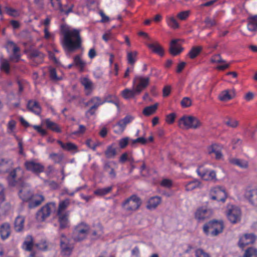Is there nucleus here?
<instances>
[{
    "label": "nucleus",
    "mask_w": 257,
    "mask_h": 257,
    "mask_svg": "<svg viewBox=\"0 0 257 257\" xmlns=\"http://www.w3.org/2000/svg\"><path fill=\"white\" fill-rule=\"evenodd\" d=\"M61 34L62 36L61 45L67 54L73 53L81 47L82 39L79 30L74 29H70L65 26H62Z\"/></svg>",
    "instance_id": "f257e3e1"
},
{
    "label": "nucleus",
    "mask_w": 257,
    "mask_h": 257,
    "mask_svg": "<svg viewBox=\"0 0 257 257\" xmlns=\"http://www.w3.org/2000/svg\"><path fill=\"white\" fill-rule=\"evenodd\" d=\"M223 228L222 221L213 220L205 224L203 230L207 236H215L222 232Z\"/></svg>",
    "instance_id": "f03ea898"
},
{
    "label": "nucleus",
    "mask_w": 257,
    "mask_h": 257,
    "mask_svg": "<svg viewBox=\"0 0 257 257\" xmlns=\"http://www.w3.org/2000/svg\"><path fill=\"white\" fill-rule=\"evenodd\" d=\"M89 231V226L84 222H81L74 228L71 237L75 241H82L86 238Z\"/></svg>",
    "instance_id": "7ed1b4c3"
},
{
    "label": "nucleus",
    "mask_w": 257,
    "mask_h": 257,
    "mask_svg": "<svg viewBox=\"0 0 257 257\" xmlns=\"http://www.w3.org/2000/svg\"><path fill=\"white\" fill-rule=\"evenodd\" d=\"M182 125L193 128L203 126L202 123L198 118L191 115H184L181 117L179 120L178 125L181 127Z\"/></svg>",
    "instance_id": "20e7f679"
},
{
    "label": "nucleus",
    "mask_w": 257,
    "mask_h": 257,
    "mask_svg": "<svg viewBox=\"0 0 257 257\" xmlns=\"http://www.w3.org/2000/svg\"><path fill=\"white\" fill-rule=\"evenodd\" d=\"M70 239L67 237L64 233L60 234V245L62 255L68 256L72 253L74 245L72 243L70 242Z\"/></svg>",
    "instance_id": "39448f33"
},
{
    "label": "nucleus",
    "mask_w": 257,
    "mask_h": 257,
    "mask_svg": "<svg viewBox=\"0 0 257 257\" xmlns=\"http://www.w3.org/2000/svg\"><path fill=\"white\" fill-rule=\"evenodd\" d=\"M226 212L227 218L231 223L235 224L240 221L241 212L238 206L228 205Z\"/></svg>",
    "instance_id": "423d86ee"
},
{
    "label": "nucleus",
    "mask_w": 257,
    "mask_h": 257,
    "mask_svg": "<svg viewBox=\"0 0 257 257\" xmlns=\"http://www.w3.org/2000/svg\"><path fill=\"white\" fill-rule=\"evenodd\" d=\"M56 208V203L50 202L43 206L37 213L36 218L39 221H44Z\"/></svg>",
    "instance_id": "0eeeda50"
},
{
    "label": "nucleus",
    "mask_w": 257,
    "mask_h": 257,
    "mask_svg": "<svg viewBox=\"0 0 257 257\" xmlns=\"http://www.w3.org/2000/svg\"><path fill=\"white\" fill-rule=\"evenodd\" d=\"M142 204L141 199L137 195H133L127 198L122 204V207L128 211L137 210Z\"/></svg>",
    "instance_id": "6e6552de"
},
{
    "label": "nucleus",
    "mask_w": 257,
    "mask_h": 257,
    "mask_svg": "<svg viewBox=\"0 0 257 257\" xmlns=\"http://www.w3.org/2000/svg\"><path fill=\"white\" fill-rule=\"evenodd\" d=\"M150 78L144 77L142 76L136 75L133 80V88L137 93H140L149 84Z\"/></svg>",
    "instance_id": "1a4fd4ad"
},
{
    "label": "nucleus",
    "mask_w": 257,
    "mask_h": 257,
    "mask_svg": "<svg viewBox=\"0 0 257 257\" xmlns=\"http://www.w3.org/2000/svg\"><path fill=\"white\" fill-rule=\"evenodd\" d=\"M104 103L99 97H94L84 103L86 106H90V108L86 112L87 117H89L95 113L98 106Z\"/></svg>",
    "instance_id": "9d476101"
},
{
    "label": "nucleus",
    "mask_w": 257,
    "mask_h": 257,
    "mask_svg": "<svg viewBox=\"0 0 257 257\" xmlns=\"http://www.w3.org/2000/svg\"><path fill=\"white\" fill-rule=\"evenodd\" d=\"M196 172L203 180L215 183L217 181L216 172L212 170L205 169L203 167H199Z\"/></svg>",
    "instance_id": "9b49d317"
},
{
    "label": "nucleus",
    "mask_w": 257,
    "mask_h": 257,
    "mask_svg": "<svg viewBox=\"0 0 257 257\" xmlns=\"http://www.w3.org/2000/svg\"><path fill=\"white\" fill-rule=\"evenodd\" d=\"M209 197L213 200L224 202L226 198V194L223 189L221 187L217 186L210 190Z\"/></svg>",
    "instance_id": "f8f14e48"
},
{
    "label": "nucleus",
    "mask_w": 257,
    "mask_h": 257,
    "mask_svg": "<svg viewBox=\"0 0 257 257\" xmlns=\"http://www.w3.org/2000/svg\"><path fill=\"white\" fill-rule=\"evenodd\" d=\"M24 165L28 171L36 175L39 174L44 171V166L34 160L27 161L25 162Z\"/></svg>",
    "instance_id": "ddd939ff"
},
{
    "label": "nucleus",
    "mask_w": 257,
    "mask_h": 257,
    "mask_svg": "<svg viewBox=\"0 0 257 257\" xmlns=\"http://www.w3.org/2000/svg\"><path fill=\"white\" fill-rule=\"evenodd\" d=\"M256 18L257 17L253 16H250L249 17H248L247 19V29L249 32L252 33V34H246L241 31L243 35L248 37H251L255 34V33L257 32Z\"/></svg>",
    "instance_id": "4468645a"
},
{
    "label": "nucleus",
    "mask_w": 257,
    "mask_h": 257,
    "mask_svg": "<svg viewBox=\"0 0 257 257\" xmlns=\"http://www.w3.org/2000/svg\"><path fill=\"white\" fill-rule=\"evenodd\" d=\"M244 196L251 205L257 207V188H247Z\"/></svg>",
    "instance_id": "2eb2a0df"
},
{
    "label": "nucleus",
    "mask_w": 257,
    "mask_h": 257,
    "mask_svg": "<svg viewBox=\"0 0 257 257\" xmlns=\"http://www.w3.org/2000/svg\"><path fill=\"white\" fill-rule=\"evenodd\" d=\"M117 168V164L114 161H105L103 164V170L108 174L111 179L116 178V174L115 169Z\"/></svg>",
    "instance_id": "dca6fc26"
},
{
    "label": "nucleus",
    "mask_w": 257,
    "mask_h": 257,
    "mask_svg": "<svg viewBox=\"0 0 257 257\" xmlns=\"http://www.w3.org/2000/svg\"><path fill=\"white\" fill-rule=\"evenodd\" d=\"M255 240V236L253 233H247L240 237L238 241V245L243 248L246 245L253 243Z\"/></svg>",
    "instance_id": "f3484780"
},
{
    "label": "nucleus",
    "mask_w": 257,
    "mask_h": 257,
    "mask_svg": "<svg viewBox=\"0 0 257 257\" xmlns=\"http://www.w3.org/2000/svg\"><path fill=\"white\" fill-rule=\"evenodd\" d=\"M180 39H173L170 45L169 52L172 55L176 56L179 54L183 50L178 43Z\"/></svg>",
    "instance_id": "a211bd4d"
},
{
    "label": "nucleus",
    "mask_w": 257,
    "mask_h": 257,
    "mask_svg": "<svg viewBox=\"0 0 257 257\" xmlns=\"http://www.w3.org/2000/svg\"><path fill=\"white\" fill-rule=\"evenodd\" d=\"M211 211L204 207L199 208L195 214V218L199 221H204L205 219L210 217Z\"/></svg>",
    "instance_id": "6ab92c4d"
},
{
    "label": "nucleus",
    "mask_w": 257,
    "mask_h": 257,
    "mask_svg": "<svg viewBox=\"0 0 257 257\" xmlns=\"http://www.w3.org/2000/svg\"><path fill=\"white\" fill-rule=\"evenodd\" d=\"M57 142L63 150L70 152L73 154L79 151L77 146L74 143L71 142L64 143L61 141H58Z\"/></svg>",
    "instance_id": "aec40b11"
},
{
    "label": "nucleus",
    "mask_w": 257,
    "mask_h": 257,
    "mask_svg": "<svg viewBox=\"0 0 257 257\" xmlns=\"http://www.w3.org/2000/svg\"><path fill=\"white\" fill-rule=\"evenodd\" d=\"M209 154L214 153L215 155V159L217 160H221L223 158V155L221 153V147L217 145L213 144L208 148Z\"/></svg>",
    "instance_id": "412c9836"
},
{
    "label": "nucleus",
    "mask_w": 257,
    "mask_h": 257,
    "mask_svg": "<svg viewBox=\"0 0 257 257\" xmlns=\"http://www.w3.org/2000/svg\"><path fill=\"white\" fill-rule=\"evenodd\" d=\"M58 217V221L60 224V229H63L69 226L68 220V213H57Z\"/></svg>",
    "instance_id": "4be33fe9"
},
{
    "label": "nucleus",
    "mask_w": 257,
    "mask_h": 257,
    "mask_svg": "<svg viewBox=\"0 0 257 257\" xmlns=\"http://www.w3.org/2000/svg\"><path fill=\"white\" fill-rule=\"evenodd\" d=\"M44 200L45 198L42 195H33L32 199L29 202V207L30 208L36 207L40 205Z\"/></svg>",
    "instance_id": "5701e85b"
},
{
    "label": "nucleus",
    "mask_w": 257,
    "mask_h": 257,
    "mask_svg": "<svg viewBox=\"0 0 257 257\" xmlns=\"http://www.w3.org/2000/svg\"><path fill=\"white\" fill-rule=\"evenodd\" d=\"M11 234V227L9 223L5 222L0 225V235L1 238L5 240Z\"/></svg>",
    "instance_id": "b1692460"
},
{
    "label": "nucleus",
    "mask_w": 257,
    "mask_h": 257,
    "mask_svg": "<svg viewBox=\"0 0 257 257\" xmlns=\"http://www.w3.org/2000/svg\"><path fill=\"white\" fill-rule=\"evenodd\" d=\"M20 197L25 201L31 200L33 196V193L29 187H23L19 191Z\"/></svg>",
    "instance_id": "393cba45"
},
{
    "label": "nucleus",
    "mask_w": 257,
    "mask_h": 257,
    "mask_svg": "<svg viewBox=\"0 0 257 257\" xmlns=\"http://www.w3.org/2000/svg\"><path fill=\"white\" fill-rule=\"evenodd\" d=\"M235 96V92L233 89H226L222 91L219 95V99L222 101H228Z\"/></svg>",
    "instance_id": "a878e982"
},
{
    "label": "nucleus",
    "mask_w": 257,
    "mask_h": 257,
    "mask_svg": "<svg viewBox=\"0 0 257 257\" xmlns=\"http://www.w3.org/2000/svg\"><path fill=\"white\" fill-rule=\"evenodd\" d=\"M22 173V170L20 168L18 167L11 171L9 176L8 177L9 183L11 186L16 185V179H19L18 176L19 174Z\"/></svg>",
    "instance_id": "bb28decb"
},
{
    "label": "nucleus",
    "mask_w": 257,
    "mask_h": 257,
    "mask_svg": "<svg viewBox=\"0 0 257 257\" xmlns=\"http://www.w3.org/2000/svg\"><path fill=\"white\" fill-rule=\"evenodd\" d=\"M28 109L35 113L39 115L41 113V109L37 101L30 100L27 104Z\"/></svg>",
    "instance_id": "cd10ccee"
},
{
    "label": "nucleus",
    "mask_w": 257,
    "mask_h": 257,
    "mask_svg": "<svg viewBox=\"0 0 257 257\" xmlns=\"http://www.w3.org/2000/svg\"><path fill=\"white\" fill-rule=\"evenodd\" d=\"M228 161L231 164L237 166L242 169L246 168L248 166L247 162L243 160L229 157L228 158Z\"/></svg>",
    "instance_id": "c85d7f7f"
},
{
    "label": "nucleus",
    "mask_w": 257,
    "mask_h": 257,
    "mask_svg": "<svg viewBox=\"0 0 257 257\" xmlns=\"http://www.w3.org/2000/svg\"><path fill=\"white\" fill-rule=\"evenodd\" d=\"M161 198L159 196L151 197L148 201L147 208L149 210L155 209L161 203Z\"/></svg>",
    "instance_id": "c756f323"
},
{
    "label": "nucleus",
    "mask_w": 257,
    "mask_h": 257,
    "mask_svg": "<svg viewBox=\"0 0 257 257\" xmlns=\"http://www.w3.org/2000/svg\"><path fill=\"white\" fill-rule=\"evenodd\" d=\"M34 245H35V244H34L32 236L31 235H27L23 243V248L25 250L31 251Z\"/></svg>",
    "instance_id": "7c9ffc66"
},
{
    "label": "nucleus",
    "mask_w": 257,
    "mask_h": 257,
    "mask_svg": "<svg viewBox=\"0 0 257 257\" xmlns=\"http://www.w3.org/2000/svg\"><path fill=\"white\" fill-rule=\"evenodd\" d=\"M24 222L25 217L23 216H18L16 218L14 223V228L16 231L20 232L23 230Z\"/></svg>",
    "instance_id": "2f4dec72"
},
{
    "label": "nucleus",
    "mask_w": 257,
    "mask_h": 257,
    "mask_svg": "<svg viewBox=\"0 0 257 257\" xmlns=\"http://www.w3.org/2000/svg\"><path fill=\"white\" fill-rule=\"evenodd\" d=\"M122 96L126 99L134 98L136 95H139L140 93L136 92V90L133 88V89L126 88L124 89L122 92Z\"/></svg>",
    "instance_id": "473e14b6"
},
{
    "label": "nucleus",
    "mask_w": 257,
    "mask_h": 257,
    "mask_svg": "<svg viewBox=\"0 0 257 257\" xmlns=\"http://www.w3.org/2000/svg\"><path fill=\"white\" fill-rule=\"evenodd\" d=\"M148 47L153 52L157 53L161 56L164 55V50L158 43L148 44Z\"/></svg>",
    "instance_id": "72a5a7b5"
},
{
    "label": "nucleus",
    "mask_w": 257,
    "mask_h": 257,
    "mask_svg": "<svg viewBox=\"0 0 257 257\" xmlns=\"http://www.w3.org/2000/svg\"><path fill=\"white\" fill-rule=\"evenodd\" d=\"M11 164L12 161L10 159H2L0 160V173L6 172Z\"/></svg>",
    "instance_id": "f704fd0d"
},
{
    "label": "nucleus",
    "mask_w": 257,
    "mask_h": 257,
    "mask_svg": "<svg viewBox=\"0 0 257 257\" xmlns=\"http://www.w3.org/2000/svg\"><path fill=\"white\" fill-rule=\"evenodd\" d=\"M113 186L98 188L94 190V194L97 196H103L109 193L112 190Z\"/></svg>",
    "instance_id": "c9c22d12"
},
{
    "label": "nucleus",
    "mask_w": 257,
    "mask_h": 257,
    "mask_svg": "<svg viewBox=\"0 0 257 257\" xmlns=\"http://www.w3.org/2000/svg\"><path fill=\"white\" fill-rule=\"evenodd\" d=\"M200 187V182L197 179L189 181L185 185L186 190L188 191H192L196 188Z\"/></svg>",
    "instance_id": "e433bc0d"
},
{
    "label": "nucleus",
    "mask_w": 257,
    "mask_h": 257,
    "mask_svg": "<svg viewBox=\"0 0 257 257\" xmlns=\"http://www.w3.org/2000/svg\"><path fill=\"white\" fill-rule=\"evenodd\" d=\"M70 204V200L66 198L59 202L58 209L57 213H64L63 211L65 210Z\"/></svg>",
    "instance_id": "4c0bfd02"
},
{
    "label": "nucleus",
    "mask_w": 257,
    "mask_h": 257,
    "mask_svg": "<svg viewBox=\"0 0 257 257\" xmlns=\"http://www.w3.org/2000/svg\"><path fill=\"white\" fill-rule=\"evenodd\" d=\"M148 143V140L144 137H140L136 139L131 140V146L133 147H136L138 144L146 145Z\"/></svg>",
    "instance_id": "58836bf2"
},
{
    "label": "nucleus",
    "mask_w": 257,
    "mask_h": 257,
    "mask_svg": "<svg viewBox=\"0 0 257 257\" xmlns=\"http://www.w3.org/2000/svg\"><path fill=\"white\" fill-rule=\"evenodd\" d=\"M158 103H156L155 104L150 105L145 107L143 111V114L146 116H149L155 112L157 109Z\"/></svg>",
    "instance_id": "ea45409f"
},
{
    "label": "nucleus",
    "mask_w": 257,
    "mask_h": 257,
    "mask_svg": "<svg viewBox=\"0 0 257 257\" xmlns=\"http://www.w3.org/2000/svg\"><path fill=\"white\" fill-rule=\"evenodd\" d=\"M63 155L62 153H52L49 155V158L55 163H60L63 159Z\"/></svg>",
    "instance_id": "a19ab883"
},
{
    "label": "nucleus",
    "mask_w": 257,
    "mask_h": 257,
    "mask_svg": "<svg viewBox=\"0 0 257 257\" xmlns=\"http://www.w3.org/2000/svg\"><path fill=\"white\" fill-rule=\"evenodd\" d=\"M74 63L75 65L80 68L81 71H83L86 63L80 58V55H77L74 57Z\"/></svg>",
    "instance_id": "79ce46f5"
},
{
    "label": "nucleus",
    "mask_w": 257,
    "mask_h": 257,
    "mask_svg": "<svg viewBox=\"0 0 257 257\" xmlns=\"http://www.w3.org/2000/svg\"><path fill=\"white\" fill-rule=\"evenodd\" d=\"M104 154L107 158H113L116 154V150L111 146H109L107 147Z\"/></svg>",
    "instance_id": "37998d69"
},
{
    "label": "nucleus",
    "mask_w": 257,
    "mask_h": 257,
    "mask_svg": "<svg viewBox=\"0 0 257 257\" xmlns=\"http://www.w3.org/2000/svg\"><path fill=\"white\" fill-rule=\"evenodd\" d=\"M85 130H78L70 133H67V137L70 139H75L83 135Z\"/></svg>",
    "instance_id": "c03bdc74"
},
{
    "label": "nucleus",
    "mask_w": 257,
    "mask_h": 257,
    "mask_svg": "<svg viewBox=\"0 0 257 257\" xmlns=\"http://www.w3.org/2000/svg\"><path fill=\"white\" fill-rule=\"evenodd\" d=\"M201 50L202 47L200 46L194 47L190 51L188 56L191 59H194L198 55Z\"/></svg>",
    "instance_id": "a18cd8bd"
},
{
    "label": "nucleus",
    "mask_w": 257,
    "mask_h": 257,
    "mask_svg": "<svg viewBox=\"0 0 257 257\" xmlns=\"http://www.w3.org/2000/svg\"><path fill=\"white\" fill-rule=\"evenodd\" d=\"M133 119V117L130 116H126L124 118L120 120L118 122L116 123V125H118L121 128L125 127L126 125L130 123Z\"/></svg>",
    "instance_id": "49530a36"
},
{
    "label": "nucleus",
    "mask_w": 257,
    "mask_h": 257,
    "mask_svg": "<svg viewBox=\"0 0 257 257\" xmlns=\"http://www.w3.org/2000/svg\"><path fill=\"white\" fill-rule=\"evenodd\" d=\"M1 69L2 71L5 72L7 74L10 72V64L8 61L3 59L0 60Z\"/></svg>",
    "instance_id": "de8ad7c7"
},
{
    "label": "nucleus",
    "mask_w": 257,
    "mask_h": 257,
    "mask_svg": "<svg viewBox=\"0 0 257 257\" xmlns=\"http://www.w3.org/2000/svg\"><path fill=\"white\" fill-rule=\"evenodd\" d=\"M138 52L137 51L130 52L127 54V59L128 63L131 65H134L136 62V57H137Z\"/></svg>",
    "instance_id": "09e8293b"
},
{
    "label": "nucleus",
    "mask_w": 257,
    "mask_h": 257,
    "mask_svg": "<svg viewBox=\"0 0 257 257\" xmlns=\"http://www.w3.org/2000/svg\"><path fill=\"white\" fill-rule=\"evenodd\" d=\"M243 257H257V249L253 247L248 248L245 250Z\"/></svg>",
    "instance_id": "8fccbe9b"
},
{
    "label": "nucleus",
    "mask_w": 257,
    "mask_h": 257,
    "mask_svg": "<svg viewBox=\"0 0 257 257\" xmlns=\"http://www.w3.org/2000/svg\"><path fill=\"white\" fill-rule=\"evenodd\" d=\"M42 124H45L47 128H60L58 125L53 121L50 120V119H46V120L42 121Z\"/></svg>",
    "instance_id": "3c124183"
},
{
    "label": "nucleus",
    "mask_w": 257,
    "mask_h": 257,
    "mask_svg": "<svg viewBox=\"0 0 257 257\" xmlns=\"http://www.w3.org/2000/svg\"><path fill=\"white\" fill-rule=\"evenodd\" d=\"M131 139L130 137H125L119 141V146L121 149L125 148L128 144L131 145Z\"/></svg>",
    "instance_id": "603ef678"
},
{
    "label": "nucleus",
    "mask_w": 257,
    "mask_h": 257,
    "mask_svg": "<svg viewBox=\"0 0 257 257\" xmlns=\"http://www.w3.org/2000/svg\"><path fill=\"white\" fill-rule=\"evenodd\" d=\"M49 76L50 79L55 81H57L61 79L60 77L57 76L56 69L54 68H50L49 69Z\"/></svg>",
    "instance_id": "864d4df0"
},
{
    "label": "nucleus",
    "mask_w": 257,
    "mask_h": 257,
    "mask_svg": "<svg viewBox=\"0 0 257 257\" xmlns=\"http://www.w3.org/2000/svg\"><path fill=\"white\" fill-rule=\"evenodd\" d=\"M81 83L86 89H91L92 88V82L87 78H82Z\"/></svg>",
    "instance_id": "5fc2aeb1"
},
{
    "label": "nucleus",
    "mask_w": 257,
    "mask_h": 257,
    "mask_svg": "<svg viewBox=\"0 0 257 257\" xmlns=\"http://www.w3.org/2000/svg\"><path fill=\"white\" fill-rule=\"evenodd\" d=\"M168 25L173 29L179 28V24L174 17L169 18L167 21Z\"/></svg>",
    "instance_id": "6e6d98bb"
},
{
    "label": "nucleus",
    "mask_w": 257,
    "mask_h": 257,
    "mask_svg": "<svg viewBox=\"0 0 257 257\" xmlns=\"http://www.w3.org/2000/svg\"><path fill=\"white\" fill-rule=\"evenodd\" d=\"M5 10L7 14L13 17H16L19 16L18 12L14 9L6 7L5 8Z\"/></svg>",
    "instance_id": "4d7b16f0"
},
{
    "label": "nucleus",
    "mask_w": 257,
    "mask_h": 257,
    "mask_svg": "<svg viewBox=\"0 0 257 257\" xmlns=\"http://www.w3.org/2000/svg\"><path fill=\"white\" fill-rule=\"evenodd\" d=\"M21 124L22 125L25 127H28L32 126L34 128H42L41 125H31L26 120H25V119L21 117L19 119Z\"/></svg>",
    "instance_id": "13d9d810"
},
{
    "label": "nucleus",
    "mask_w": 257,
    "mask_h": 257,
    "mask_svg": "<svg viewBox=\"0 0 257 257\" xmlns=\"http://www.w3.org/2000/svg\"><path fill=\"white\" fill-rule=\"evenodd\" d=\"M181 104L183 107H189L192 104V101L189 97H185L181 100Z\"/></svg>",
    "instance_id": "bf43d9fd"
},
{
    "label": "nucleus",
    "mask_w": 257,
    "mask_h": 257,
    "mask_svg": "<svg viewBox=\"0 0 257 257\" xmlns=\"http://www.w3.org/2000/svg\"><path fill=\"white\" fill-rule=\"evenodd\" d=\"M35 246L39 250H46L47 249V245L45 241L41 240L38 243H35Z\"/></svg>",
    "instance_id": "052dcab7"
},
{
    "label": "nucleus",
    "mask_w": 257,
    "mask_h": 257,
    "mask_svg": "<svg viewBox=\"0 0 257 257\" xmlns=\"http://www.w3.org/2000/svg\"><path fill=\"white\" fill-rule=\"evenodd\" d=\"M85 144L88 148L92 149L93 151H95L96 148L98 146L91 139H87L86 141Z\"/></svg>",
    "instance_id": "680f3d73"
},
{
    "label": "nucleus",
    "mask_w": 257,
    "mask_h": 257,
    "mask_svg": "<svg viewBox=\"0 0 257 257\" xmlns=\"http://www.w3.org/2000/svg\"><path fill=\"white\" fill-rule=\"evenodd\" d=\"M161 186L166 188H171L172 186V181L168 179H163L160 183Z\"/></svg>",
    "instance_id": "e2e57ef3"
},
{
    "label": "nucleus",
    "mask_w": 257,
    "mask_h": 257,
    "mask_svg": "<svg viewBox=\"0 0 257 257\" xmlns=\"http://www.w3.org/2000/svg\"><path fill=\"white\" fill-rule=\"evenodd\" d=\"M225 123L228 127H236L238 126V121L236 120L232 119H229L228 120L225 121Z\"/></svg>",
    "instance_id": "0e129e2a"
},
{
    "label": "nucleus",
    "mask_w": 257,
    "mask_h": 257,
    "mask_svg": "<svg viewBox=\"0 0 257 257\" xmlns=\"http://www.w3.org/2000/svg\"><path fill=\"white\" fill-rule=\"evenodd\" d=\"M176 114L175 113H171L166 116V121L168 123L171 124L174 122Z\"/></svg>",
    "instance_id": "69168bd1"
},
{
    "label": "nucleus",
    "mask_w": 257,
    "mask_h": 257,
    "mask_svg": "<svg viewBox=\"0 0 257 257\" xmlns=\"http://www.w3.org/2000/svg\"><path fill=\"white\" fill-rule=\"evenodd\" d=\"M30 57L31 59L39 58L41 59L43 57V55L40 52L37 50H34L31 53Z\"/></svg>",
    "instance_id": "338daca9"
},
{
    "label": "nucleus",
    "mask_w": 257,
    "mask_h": 257,
    "mask_svg": "<svg viewBox=\"0 0 257 257\" xmlns=\"http://www.w3.org/2000/svg\"><path fill=\"white\" fill-rule=\"evenodd\" d=\"M195 254L196 257H209V254L204 252L202 249H197Z\"/></svg>",
    "instance_id": "774afa93"
}]
</instances>
